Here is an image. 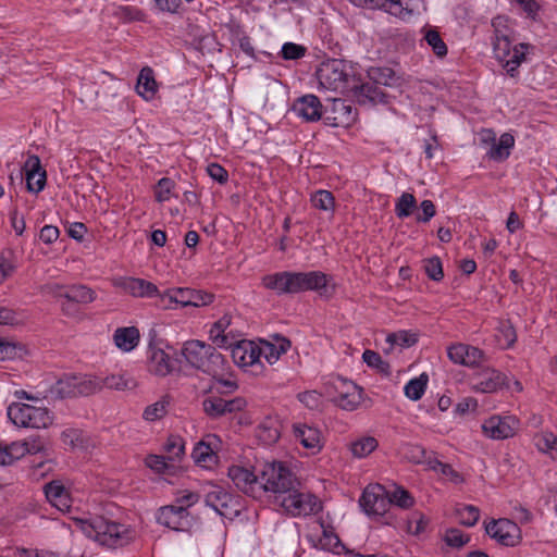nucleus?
<instances>
[{
    "label": "nucleus",
    "mask_w": 557,
    "mask_h": 557,
    "mask_svg": "<svg viewBox=\"0 0 557 557\" xmlns=\"http://www.w3.org/2000/svg\"><path fill=\"white\" fill-rule=\"evenodd\" d=\"M23 320L20 311L9 307H0V325L15 326Z\"/></svg>",
    "instance_id": "13d9d810"
},
{
    "label": "nucleus",
    "mask_w": 557,
    "mask_h": 557,
    "mask_svg": "<svg viewBox=\"0 0 557 557\" xmlns=\"http://www.w3.org/2000/svg\"><path fill=\"white\" fill-rule=\"evenodd\" d=\"M61 297H64L69 302L86 305L95 300L96 294L85 285H73L64 294H61Z\"/></svg>",
    "instance_id": "c756f323"
},
{
    "label": "nucleus",
    "mask_w": 557,
    "mask_h": 557,
    "mask_svg": "<svg viewBox=\"0 0 557 557\" xmlns=\"http://www.w3.org/2000/svg\"><path fill=\"white\" fill-rule=\"evenodd\" d=\"M424 271L433 281H441L444 276L442 261L438 257H432L424 260Z\"/></svg>",
    "instance_id": "4d7b16f0"
},
{
    "label": "nucleus",
    "mask_w": 557,
    "mask_h": 557,
    "mask_svg": "<svg viewBox=\"0 0 557 557\" xmlns=\"http://www.w3.org/2000/svg\"><path fill=\"white\" fill-rule=\"evenodd\" d=\"M456 516L461 524L473 527L480 518V509L473 505H459L456 508Z\"/></svg>",
    "instance_id": "37998d69"
},
{
    "label": "nucleus",
    "mask_w": 557,
    "mask_h": 557,
    "mask_svg": "<svg viewBox=\"0 0 557 557\" xmlns=\"http://www.w3.org/2000/svg\"><path fill=\"white\" fill-rule=\"evenodd\" d=\"M52 422L53 416L47 408L30 406L28 428L46 429L51 425Z\"/></svg>",
    "instance_id": "f704fd0d"
},
{
    "label": "nucleus",
    "mask_w": 557,
    "mask_h": 557,
    "mask_svg": "<svg viewBox=\"0 0 557 557\" xmlns=\"http://www.w3.org/2000/svg\"><path fill=\"white\" fill-rule=\"evenodd\" d=\"M474 389L482 393H494L506 383V376L495 369H485L478 374Z\"/></svg>",
    "instance_id": "aec40b11"
},
{
    "label": "nucleus",
    "mask_w": 557,
    "mask_h": 557,
    "mask_svg": "<svg viewBox=\"0 0 557 557\" xmlns=\"http://www.w3.org/2000/svg\"><path fill=\"white\" fill-rule=\"evenodd\" d=\"M404 450L405 457L411 462L429 465L433 463V458L431 454H429L426 449L421 445L407 444L404 447Z\"/></svg>",
    "instance_id": "79ce46f5"
},
{
    "label": "nucleus",
    "mask_w": 557,
    "mask_h": 557,
    "mask_svg": "<svg viewBox=\"0 0 557 557\" xmlns=\"http://www.w3.org/2000/svg\"><path fill=\"white\" fill-rule=\"evenodd\" d=\"M157 521L175 531H186L191 525V520L187 508L183 505H168L158 510Z\"/></svg>",
    "instance_id": "6e6552de"
},
{
    "label": "nucleus",
    "mask_w": 557,
    "mask_h": 557,
    "mask_svg": "<svg viewBox=\"0 0 557 557\" xmlns=\"http://www.w3.org/2000/svg\"><path fill=\"white\" fill-rule=\"evenodd\" d=\"M292 110L307 122L319 121L322 116V103L314 95L299 97L294 101Z\"/></svg>",
    "instance_id": "4468645a"
},
{
    "label": "nucleus",
    "mask_w": 557,
    "mask_h": 557,
    "mask_svg": "<svg viewBox=\"0 0 557 557\" xmlns=\"http://www.w3.org/2000/svg\"><path fill=\"white\" fill-rule=\"evenodd\" d=\"M509 20L505 16H496L492 20L494 38H511L512 30L508 25Z\"/></svg>",
    "instance_id": "052dcab7"
},
{
    "label": "nucleus",
    "mask_w": 557,
    "mask_h": 557,
    "mask_svg": "<svg viewBox=\"0 0 557 557\" xmlns=\"http://www.w3.org/2000/svg\"><path fill=\"white\" fill-rule=\"evenodd\" d=\"M114 284L134 297H151L158 294V287L143 278L120 277Z\"/></svg>",
    "instance_id": "2eb2a0df"
},
{
    "label": "nucleus",
    "mask_w": 557,
    "mask_h": 557,
    "mask_svg": "<svg viewBox=\"0 0 557 557\" xmlns=\"http://www.w3.org/2000/svg\"><path fill=\"white\" fill-rule=\"evenodd\" d=\"M388 496L391 505L394 504L404 509H408L413 505V497L401 486H395L393 491H388Z\"/></svg>",
    "instance_id": "de8ad7c7"
},
{
    "label": "nucleus",
    "mask_w": 557,
    "mask_h": 557,
    "mask_svg": "<svg viewBox=\"0 0 557 557\" xmlns=\"http://www.w3.org/2000/svg\"><path fill=\"white\" fill-rule=\"evenodd\" d=\"M77 528L90 539L108 547L123 546L132 539L129 529L122 523L97 517L90 521L76 519Z\"/></svg>",
    "instance_id": "7ed1b4c3"
},
{
    "label": "nucleus",
    "mask_w": 557,
    "mask_h": 557,
    "mask_svg": "<svg viewBox=\"0 0 557 557\" xmlns=\"http://www.w3.org/2000/svg\"><path fill=\"white\" fill-rule=\"evenodd\" d=\"M265 288L282 294H297L307 290L319 292L324 295L326 292L327 278L320 271L290 272L283 271L268 274L262 278Z\"/></svg>",
    "instance_id": "f03ea898"
},
{
    "label": "nucleus",
    "mask_w": 557,
    "mask_h": 557,
    "mask_svg": "<svg viewBox=\"0 0 557 557\" xmlns=\"http://www.w3.org/2000/svg\"><path fill=\"white\" fill-rule=\"evenodd\" d=\"M387 494V490L381 484L369 485L363 491L359 504L367 515H371L372 507L379 497Z\"/></svg>",
    "instance_id": "2f4dec72"
},
{
    "label": "nucleus",
    "mask_w": 557,
    "mask_h": 557,
    "mask_svg": "<svg viewBox=\"0 0 557 557\" xmlns=\"http://www.w3.org/2000/svg\"><path fill=\"white\" fill-rule=\"evenodd\" d=\"M17 355V345L0 337V360L3 361L14 359Z\"/></svg>",
    "instance_id": "69168bd1"
},
{
    "label": "nucleus",
    "mask_w": 557,
    "mask_h": 557,
    "mask_svg": "<svg viewBox=\"0 0 557 557\" xmlns=\"http://www.w3.org/2000/svg\"><path fill=\"white\" fill-rule=\"evenodd\" d=\"M515 145V138L509 133H504L498 141L492 144L490 150L487 151V156L490 159L494 161H504L510 154V149Z\"/></svg>",
    "instance_id": "cd10ccee"
},
{
    "label": "nucleus",
    "mask_w": 557,
    "mask_h": 557,
    "mask_svg": "<svg viewBox=\"0 0 557 557\" xmlns=\"http://www.w3.org/2000/svg\"><path fill=\"white\" fill-rule=\"evenodd\" d=\"M113 339L117 348L131 351L139 343V331L135 326L119 327L114 332Z\"/></svg>",
    "instance_id": "bb28decb"
},
{
    "label": "nucleus",
    "mask_w": 557,
    "mask_h": 557,
    "mask_svg": "<svg viewBox=\"0 0 557 557\" xmlns=\"http://www.w3.org/2000/svg\"><path fill=\"white\" fill-rule=\"evenodd\" d=\"M164 449L168 453V459L171 461L180 460L185 451V444L181 436H169Z\"/></svg>",
    "instance_id": "a18cd8bd"
},
{
    "label": "nucleus",
    "mask_w": 557,
    "mask_h": 557,
    "mask_svg": "<svg viewBox=\"0 0 557 557\" xmlns=\"http://www.w3.org/2000/svg\"><path fill=\"white\" fill-rule=\"evenodd\" d=\"M274 343L263 341L259 346L260 358L263 357L270 364L278 360L282 354H285L290 347V341L281 335L274 336Z\"/></svg>",
    "instance_id": "5701e85b"
},
{
    "label": "nucleus",
    "mask_w": 557,
    "mask_h": 557,
    "mask_svg": "<svg viewBox=\"0 0 557 557\" xmlns=\"http://www.w3.org/2000/svg\"><path fill=\"white\" fill-rule=\"evenodd\" d=\"M333 110L338 115L335 119H339L342 123L349 124L355 121V115L352 114V107L345 100L335 99L333 103Z\"/></svg>",
    "instance_id": "864d4df0"
},
{
    "label": "nucleus",
    "mask_w": 557,
    "mask_h": 557,
    "mask_svg": "<svg viewBox=\"0 0 557 557\" xmlns=\"http://www.w3.org/2000/svg\"><path fill=\"white\" fill-rule=\"evenodd\" d=\"M158 85L152 69L145 66L139 72L136 90L146 100L152 99L157 92Z\"/></svg>",
    "instance_id": "a878e982"
},
{
    "label": "nucleus",
    "mask_w": 557,
    "mask_h": 557,
    "mask_svg": "<svg viewBox=\"0 0 557 557\" xmlns=\"http://www.w3.org/2000/svg\"><path fill=\"white\" fill-rule=\"evenodd\" d=\"M297 399L307 408L313 410L321 405V394L317 391H306L297 395Z\"/></svg>",
    "instance_id": "e2e57ef3"
},
{
    "label": "nucleus",
    "mask_w": 557,
    "mask_h": 557,
    "mask_svg": "<svg viewBox=\"0 0 557 557\" xmlns=\"http://www.w3.org/2000/svg\"><path fill=\"white\" fill-rule=\"evenodd\" d=\"M368 76L374 84L397 87L401 85V77L394 70L385 66H372L368 70Z\"/></svg>",
    "instance_id": "393cba45"
},
{
    "label": "nucleus",
    "mask_w": 557,
    "mask_h": 557,
    "mask_svg": "<svg viewBox=\"0 0 557 557\" xmlns=\"http://www.w3.org/2000/svg\"><path fill=\"white\" fill-rule=\"evenodd\" d=\"M149 370L159 376H166L174 371L177 359H171L161 348L149 347Z\"/></svg>",
    "instance_id": "a211bd4d"
},
{
    "label": "nucleus",
    "mask_w": 557,
    "mask_h": 557,
    "mask_svg": "<svg viewBox=\"0 0 557 557\" xmlns=\"http://www.w3.org/2000/svg\"><path fill=\"white\" fill-rule=\"evenodd\" d=\"M169 400L168 397H163L157 403L146 407L144 411V418L148 421H154L164 417L168 412Z\"/></svg>",
    "instance_id": "8fccbe9b"
},
{
    "label": "nucleus",
    "mask_w": 557,
    "mask_h": 557,
    "mask_svg": "<svg viewBox=\"0 0 557 557\" xmlns=\"http://www.w3.org/2000/svg\"><path fill=\"white\" fill-rule=\"evenodd\" d=\"M417 207V200L412 194L404 193L397 200L395 212L399 219L409 216Z\"/></svg>",
    "instance_id": "49530a36"
},
{
    "label": "nucleus",
    "mask_w": 557,
    "mask_h": 557,
    "mask_svg": "<svg viewBox=\"0 0 557 557\" xmlns=\"http://www.w3.org/2000/svg\"><path fill=\"white\" fill-rule=\"evenodd\" d=\"M315 76L321 88L341 94L350 91L355 83L351 66L339 59L323 61L317 69Z\"/></svg>",
    "instance_id": "39448f33"
},
{
    "label": "nucleus",
    "mask_w": 557,
    "mask_h": 557,
    "mask_svg": "<svg viewBox=\"0 0 557 557\" xmlns=\"http://www.w3.org/2000/svg\"><path fill=\"white\" fill-rule=\"evenodd\" d=\"M191 457L194 461L202 467H210L213 462H215L216 456L213 453L210 445L205 442H199L195 448L193 449Z\"/></svg>",
    "instance_id": "e433bc0d"
},
{
    "label": "nucleus",
    "mask_w": 557,
    "mask_h": 557,
    "mask_svg": "<svg viewBox=\"0 0 557 557\" xmlns=\"http://www.w3.org/2000/svg\"><path fill=\"white\" fill-rule=\"evenodd\" d=\"M429 377L425 373H422L418 377L410 380L405 385V395L411 400H419L425 392Z\"/></svg>",
    "instance_id": "ea45409f"
},
{
    "label": "nucleus",
    "mask_w": 557,
    "mask_h": 557,
    "mask_svg": "<svg viewBox=\"0 0 557 557\" xmlns=\"http://www.w3.org/2000/svg\"><path fill=\"white\" fill-rule=\"evenodd\" d=\"M62 443L71 449H83L87 446L88 438L82 430L67 429L61 434Z\"/></svg>",
    "instance_id": "58836bf2"
},
{
    "label": "nucleus",
    "mask_w": 557,
    "mask_h": 557,
    "mask_svg": "<svg viewBox=\"0 0 557 557\" xmlns=\"http://www.w3.org/2000/svg\"><path fill=\"white\" fill-rule=\"evenodd\" d=\"M531 46L529 44H519L516 45L510 53V59H506L504 62V67L506 69L507 73L513 77L516 75L517 69L520 66V64L525 59V51Z\"/></svg>",
    "instance_id": "72a5a7b5"
},
{
    "label": "nucleus",
    "mask_w": 557,
    "mask_h": 557,
    "mask_svg": "<svg viewBox=\"0 0 557 557\" xmlns=\"http://www.w3.org/2000/svg\"><path fill=\"white\" fill-rule=\"evenodd\" d=\"M27 453L25 444L13 443L11 445H2L0 443V466H8L24 456Z\"/></svg>",
    "instance_id": "4c0bfd02"
},
{
    "label": "nucleus",
    "mask_w": 557,
    "mask_h": 557,
    "mask_svg": "<svg viewBox=\"0 0 557 557\" xmlns=\"http://www.w3.org/2000/svg\"><path fill=\"white\" fill-rule=\"evenodd\" d=\"M145 463L157 473H165L169 469V463L165 458L159 455H149L146 458Z\"/></svg>",
    "instance_id": "0e129e2a"
},
{
    "label": "nucleus",
    "mask_w": 557,
    "mask_h": 557,
    "mask_svg": "<svg viewBox=\"0 0 557 557\" xmlns=\"http://www.w3.org/2000/svg\"><path fill=\"white\" fill-rule=\"evenodd\" d=\"M354 97L360 104L370 103H387V95L379 87V84L366 83L357 84L356 82L351 86Z\"/></svg>",
    "instance_id": "dca6fc26"
},
{
    "label": "nucleus",
    "mask_w": 557,
    "mask_h": 557,
    "mask_svg": "<svg viewBox=\"0 0 557 557\" xmlns=\"http://www.w3.org/2000/svg\"><path fill=\"white\" fill-rule=\"evenodd\" d=\"M230 324L231 317L225 314L220 320H218L210 330V338L219 347L227 348L233 346V344L228 341L227 335L224 334Z\"/></svg>",
    "instance_id": "7c9ffc66"
},
{
    "label": "nucleus",
    "mask_w": 557,
    "mask_h": 557,
    "mask_svg": "<svg viewBox=\"0 0 557 557\" xmlns=\"http://www.w3.org/2000/svg\"><path fill=\"white\" fill-rule=\"evenodd\" d=\"M246 407V400L236 397L230 400L210 396L202 400V410L210 419H220L228 413L242 411Z\"/></svg>",
    "instance_id": "9b49d317"
},
{
    "label": "nucleus",
    "mask_w": 557,
    "mask_h": 557,
    "mask_svg": "<svg viewBox=\"0 0 557 557\" xmlns=\"http://www.w3.org/2000/svg\"><path fill=\"white\" fill-rule=\"evenodd\" d=\"M213 488L206 495V504L213 508L221 516H226L232 508L233 496L221 486L213 485Z\"/></svg>",
    "instance_id": "b1692460"
},
{
    "label": "nucleus",
    "mask_w": 557,
    "mask_h": 557,
    "mask_svg": "<svg viewBox=\"0 0 557 557\" xmlns=\"http://www.w3.org/2000/svg\"><path fill=\"white\" fill-rule=\"evenodd\" d=\"M379 446L374 436L364 435L356 438L349 444V451L355 458H366Z\"/></svg>",
    "instance_id": "c85d7f7f"
},
{
    "label": "nucleus",
    "mask_w": 557,
    "mask_h": 557,
    "mask_svg": "<svg viewBox=\"0 0 557 557\" xmlns=\"http://www.w3.org/2000/svg\"><path fill=\"white\" fill-rule=\"evenodd\" d=\"M375 8L383 9L392 15L399 16L405 10L404 0H377Z\"/></svg>",
    "instance_id": "680f3d73"
},
{
    "label": "nucleus",
    "mask_w": 557,
    "mask_h": 557,
    "mask_svg": "<svg viewBox=\"0 0 557 557\" xmlns=\"http://www.w3.org/2000/svg\"><path fill=\"white\" fill-rule=\"evenodd\" d=\"M447 355L454 363L469 368L479 367L483 361H485V354L483 350L461 343L451 345L447 350Z\"/></svg>",
    "instance_id": "f8f14e48"
},
{
    "label": "nucleus",
    "mask_w": 557,
    "mask_h": 557,
    "mask_svg": "<svg viewBox=\"0 0 557 557\" xmlns=\"http://www.w3.org/2000/svg\"><path fill=\"white\" fill-rule=\"evenodd\" d=\"M334 388L338 393L332 398L338 407L344 410L352 411L360 403V394L357 392V385L352 382L338 379L334 384Z\"/></svg>",
    "instance_id": "ddd939ff"
},
{
    "label": "nucleus",
    "mask_w": 557,
    "mask_h": 557,
    "mask_svg": "<svg viewBox=\"0 0 557 557\" xmlns=\"http://www.w3.org/2000/svg\"><path fill=\"white\" fill-rule=\"evenodd\" d=\"M26 184L29 191L39 193L46 184V171L41 169L37 156H29L25 162Z\"/></svg>",
    "instance_id": "f3484780"
},
{
    "label": "nucleus",
    "mask_w": 557,
    "mask_h": 557,
    "mask_svg": "<svg viewBox=\"0 0 557 557\" xmlns=\"http://www.w3.org/2000/svg\"><path fill=\"white\" fill-rule=\"evenodd\" d=\"M312 206L319 210L333 211L335 200L331 191L320 189L315 191L310 199Z\"/></svg>",
    "instance_id": "c03bdc74"
},
{
    "label": "nucleus",
    "mask_w": 557,
    "mask_h": 557,
    "mask_svg": "<svg viewBox=\"0 0 557 557\" xmlns=\"http://www.w3.org/2000/svg\"><path fill=\"white\" fill-rule=\"evenodd\" d=\"M45 494L47 499L54 506H67V492L63 485L60 483L52 481L45 486Z\"/></svg>",
    "instance_id": "c9c22d12"
},
{
    "label": "nucleus",
    "mask_w": 557,
    "mask_h": 557,
    "mask_svg": "<svg viewBox=\"0 0 557 557\" xmlns=\"http://www.w3.org/2000/svg\"><path fill=\"white\" fill-rule=\"evenodd\" d=\"M188 364L203 373L216 377L224 370V357L205 342L187 341L181 351Z\"/></svg>",
    "instance_id": "20e7f679"
},
{
    "label": "nucleus",
    "mask_w": 557,
    "mask_h": 557,
    "mask_svg": "<svg viewBox=\"0 0 557 557\" xmlns=\"http://www.w3.org/2000/svg\"><path fill=\"white\" fill-rule=\"evenodd\" d=\"M227 475L235 486L246 494H250L255 485L259 483V475H255L248 469L238 466L228 468Z\"/></svg>",
    "instance_id": "4be33fe9"
},
{
    "label": "nucleus",
    "mask_w": 557,
    "mask_h": 557,
    "mask_svg": "<svg viewBox=\"0 0 557 557\" xmlns=\"http://www.w3.org/2000/svg\"><path fill=\"white\" fill-rule=\"evenodd\" d=\"M165 298L169 299V302H175L182 307H201L210 305L214 295L191 288H172L162 295V300Z\"/></svg>",
    "instance_id": "1a4fd4ad"
},
{
    "label": "nucleus",
    "mask_w": 557,
    "mask_h": 557,
    "mask_svg": "<svg viewBox=\"0 0 557 557\" xmlns=\"http://www.w3.org/2000/svg\"><path fill=\"white\" fill-rule=\"evenodd\" d=\"M293 433L297 441L308 449L321 448V433L318 429L306 423H294Z\"/></svg>",
    "instance_id": "412c9836"
},
{
    "label": "nucleus",
    "mask_w": 557,
    "mask_h": 557,
    "mask_svg": "<svg viewBox=\"0 0 557 557\" xmlns=\"http://www.w3.org/2000/svg\"><path fill=\"white\" fill-rule=\"evenodd\" d=\"M232 357L240 367L253 366L260 361L259 346L253 345L252 342H240L232 348Z\"/></svg>",
    "instance_id": "6ab92c4d"
},
{
    "label": "nucleus",
    "mask_w": 557,
    "mask_h": 557,
    "mask_svg": "<svg viewBox=\"0 0 557 557\" xmlns=\"http://www.w3.org/2000/svg\"><path fill=\"white\" fill-rule=\"evenodd\" d=\"M207 172L212 180L219 182L220 184H224L228 180L227 171L218 163L209 164L207 168Z\"/></svg>",
    "instance_id": "338daca9"
},
{
    "label": "nucleus",
    "mask_w": 557,
    "mask_h": 557,
    "mask_svg": "<svg viewBox=\"0 0 557 557\" xmlns=\"http://www.w3.org/2000/svg\"><path fill=\"white\" fill-rule=\"evenodd\" d=\"M387 342L391 345H399L401 347H410L418 342V336L416 333L409 331H399L397 333H392L387 336Z\"/></svg>",
    "instance_id": "603ef678"
},
{
    "label": "nucleus",
    "mask_w": 557,
    "mask_h": 557,
    "mask_svg": "<svg viewBox=\"0 0 557 557\" xmlns=\"http://www.w3.org/2000/svg\"><path fill=\"white\" fill-rule=\"evenodd\" d=\"M512 38H494L493 51L496 59L504 62L511 53Z\"/></svg>",
    "instance_id": "5fc2aeb1"
},
{
    "label": "nucleus",
    "mask_w": 557,
    "mask_h": 557,
    "mask_svg": "<svg viewBox=\"0 0 557 557\" xmlns=\"http://www.w3.org/2000/svg\"><path fill=\"white\" fill-rule=\"evenodd\" d=\"M102 387L113 388L117 391L133 389L136 386V382L131 376L125 374H112L104 379H100Z\"/></svg>",
    "instance_id": "a19ab883"
},
{
    "label": "nucleus",
    "mask_w": 557,
    "mask_h": 557,
    "mask_svg": "<svg viewBox=\"0 0 557 557\" xmlns=\"http://www.w3.org/2000/svg\"><path fill=\"white\" fill-rule=\"evenodd\" d=\"M307 48L295 42H285L281 49V57L284 60H299L305 57Z\"/></svg>",
    "instance_id": "6e6d98bb"
},
{
    "label": "nucleus",
    "mask_w": 557,
    "mask_h": 557,
    "mask_svg": "<svg viewBox=\"0 0 557 557\" xmlns=\"http://www.w3.org/2000/svg\"><path fill=\"white\" fill-rule=\"evenodd\" d=\"M444 541L448 546L460 548L470 541V536L465 535L461 531L457 529H450L446 531Z\"/></svg>",
    "instance_id": "bf43d9fd"
},
{
    "label": "nucleus",
    "mask_w": 557,
    "mask_h": 557,
    "mask_svg": "<svg viewBox=\"0 0 557 557\" xmlns=\"http://www.w3.org/2000/svg\"><path fill=\"white\" fill-rule=\"evenodd\" d=\"M520 425L513 416H492L482 424L484 434L493 440H506L512 437Z\"/></svg>",
    "instance_id": "0eeeda50"
},
{
    "label": "nucleus",
    "mask_w": 557,
    "mask_h": 557,
    "mask_svg": "<svg viewBox=\"0 0 557 557\" xmlns=\"http://www.w3.org/2000/svg\"><path fill=\"white\" fill-rule=\"evenodd\" d=\"M320 545L324 549L336 550L342 544L337 535L323 530V535L320 539Z\"/></svg>",
    "instance_id": "774afa93"
},
{
    "label": "nucleus",
    "mask_w": 557,
    "mask_h": 557,
    "mask_svg": "<svg viewBox=\"0 0 557 557\" xmlns=\"http://www.w3.org/2000/svg\"><path fill=\"white\" fill-rule=\"evenodd\" d=\"M485 531L504 546H515L520 541V529L509 519L492 520L485 525Z\"/></svg>",
    "instance_id": "9d476101"
},
{
    "label": "nucleus",
    "mask_w": 557,
    "mask_h": 557,
    "mask_svg": "<svg viewBox=\"0 0 557 557\" xmlns=\"http://www.w3.org/2000/svg\"><path fill=\"white\" fill-rule=\"evenodd\" d=\"M8 418L17 426L28 428L30 405L12 403L8 407Z\"/></svg>",
    "instance_id": "473e14b6"
},
{
    "label": "nucleus",
    "mask_w": 557,
    "mask_h": 557,
    "mask_svg": "<svg viewBox=\"0 0 557 557\" xmlns=\"http://www.w3.org/2000/svg\"><path fill=\"white\" fill-rule=\"evenodd\" d=\"M425 41L432 47L433 52L443 58L447 54V46L440 36V33L435 29H429L424 36Z\"/></svg>",
    "instance_id": "09e8293b"
},
{
    "label": "nucleus",
    "mask_w": 557,
    "mask_h": 557,
    "mask_svg": "<svg viewBox=\"0 0 557 557\" xmlns=\"http://www.w3.org/2000/svg\"><path fill=\"white\" fill-rule=\"evenodd\" d=\"M102 389V383L97 376L88 374H65L50 388L52 397L64 399L78 396H89Z\"/></svg>",
    "instance_id": "423d86ee"
},
{
    "label": "nucleus",
    "mask_w": 557,
    "mask_h": 557,
    "mask_svg": "<svg viewBox=\"0 0 557 557\" xmlns=\"http://www.w3.org/2000/svg\"><path fill=\"white\" fill-rule=\"evenodd\" d=\"M259 484L265 492L274 493L275 500L292 516L315 515L322 510L315 495L298 491L300 482L282 462L265 465L259 474Z\"/></svg>",
    "instance_id": "f257e3e1"
},
{
    "label": "nucleus",
    "mask_w": 557,
    "mask_h": 557,
    "mask_svg": "<svg viewBox=\"0 0 557 557\" xmlns=\"http://www.w3.org/2000/svg\"><path fill=\"white\" fill-rule=\"evenodd\" d=\"M362 359L369 367L376 368L380 372L384 374H389V364L386 361H384L380 354H377L376 351L367 349L362 355Z\"/></svg>",
    "instance_id": "3c124183"
}]
</instances>
